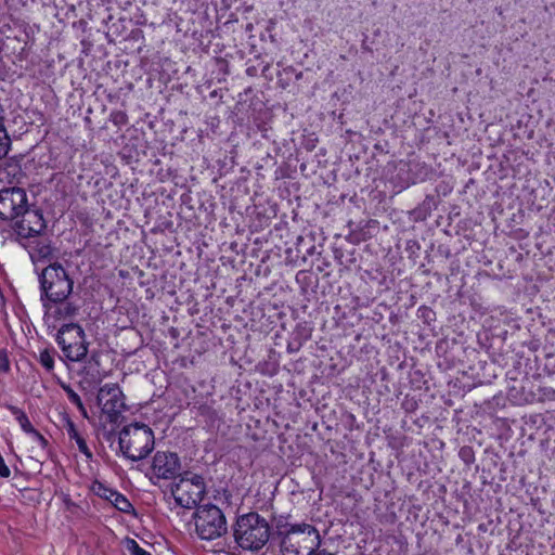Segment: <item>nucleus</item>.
<instances>
[{
  "label": "nucleus",
  "instance_id": "obj_1",
  "mask_svg": "<svg viewBox=\"0 0 555 555\" xmlns=\"http://www.w3.org/2000/svg\"><path fill=\"white\" fill-rule=\"evenodd\" d=\"M40 286L47 297L43 307L48 320L56 322L73 314L70 305L66 302L73 292V281L61 264L53 263L43 269Z\"/></svg>",
  "mask_w": 555,
  "mask_h": 555
},
{
  "label": "nucleus",
  "instance_id": "obj_2",
  "mask_svg": "<svg viewBox=\"0 0 555 555\" xmlns=\"http://www.w3.org/2000/svg\"><path fill=\"white\" fill-rule=\"evenodd\" d=\"M119 448L124 456L137 462L145 459L154 449L152 428L143 423H132L119 431Z\"/></svg>",
  "mask_w": 555,
  "mask_h": 555
},
{
  "label": "nucleus",
  "instance_id": "obj_3",
  "mask_svg": "<svg viewBox=\"0 0 555 555\" xmlns=\"http://www.w3.org/2000/svg\"><path fill=\"white\" fill-rule=\"evenodd\" d=\"M321 538L314 526L307 522L289 525L281 541L283 555H313L320 547Z\"/></svg>",
  "mask_w": 555,
  "mask_h": 555
},
{
  "label": "nucleus",
  "instance_id": "obj_4",
  "mask_svg": "<svg viewBox=\"0 0 555 555\" xmlns=\"http://www.w3.org/2000/svg\"><path fill=\"white\" fill-rule=\"evenodd\" d=\"M269 537V524L259 514L251 512L237 518L234 538L242 548L258 551L266 545Z\"/></svg>",
  "mask_w": 555,
  "mask_h": 555
},
{
  "label": "nucleus",
  "instance_id": "obj_5",
  "mask_svg": "<svg viewBox=\"0 0 555 555\" xmlns=\"http://www.w3.org/2000/svg\"><path fill=\"white\" fill-rule=\"evenodd\" d=\"M195 531L202 540H216L227 532V520L222 511L212 504L197 507L194 514Z\"/></svg>",
  "mask_w": 555,
  "mask_h": 555
},
{
  "label": "nucleus",
  "instance_id": "obj_6",
  "mask_svg": "<svg viewBox=\"0 0 555 555\" xmlns=\"http://www.w3.org/2000/svg\"><path fill=\"white\" fill-rule=\"evenodd\" d=\"M176 503L183 508L195 507L206 492L204 479L199 475H185L171 489Z\"/></svg>",
  "mask_w": 555,
  "mask_h": 555
},
{
  "label": "nucleus",
  "instance_id": "obj_7",
  "mask_svg": "<svg viewBox=\"0 0 555 555\" xmlns=\"http://www.w3.org/2000/svg\"><path fill=\"white\" fill-rule=\"evenodd\" d=\"M56 340L70 361H80L88 352L85 332L77 324L63 325L57 333Z\"/></svg>",
  "mask_w": 555,
  "mask_h": 555
},
{
  "label": "nucleus",
  "instance_id": "obj_8",
  "mask_svg": "<svg viewBox=\"0 0 555 555\" xmlns=\"http://www.w3.org/2000/svg\"><path fill=\"white\" fill-rule=\"evenodd\" d=\"M96 400L102 417H105L107 423H117L126 410L125 396L117 384L103 385L99 389Z\"/></svg>",
  "mask_w": 555,
  "mask_h": 555
},
{
  "label": "nucleus",
  "instance_id": "obj_9",
  "mask_svg": "<svg viewBox=\"0 0 555 555\" xmlns=\"http://www.w3.org/2000/svg\"><path fill=\"white\" fill-rule=\"evenodd\" d=\"M28 206V197L24 189L8 188L0 190V221H13Z\"/></svg>",
  "mask_w": 555,
  "mask_h": 555
},
{
  "label": "nucleus",
  "instance_id": "obj_10",
  "mask_svg": "<svg viewBox=\"0 0 555 555\" xmlns=\"http://www.w3.org/2000/svg\"><path fill=\"white\" fill-rule=\"evenodd\" d=\"M14 229L18 236L28 238L40 234L46 222L43 216L38 209H30L29 205L17 219H14Z\"/></svg>",
  "mask_w": 555,
  "mask_h": 555
},
{
  "label": "nucleus",
  "instance_id": "obj_11",
  "mask_svg": "<svg viewBox=\"0 0 555 555\" xmlns=\"http://www.w3.org/2000/svg\"><path fill=\"white\" fill-rule=\"evenodd\" d=\"M180 459L177 453L170 451H157L151 464L154 477L158 479H171L180 470Z\"/></svg>",
  "mask_w": 555,
  "mask_h": 555
},
{
  "label": "nucleus",
  "instance_id": "obj_12",
  "mask_svg": "<svg viewBox=\"0 0 555 555\" xmlns=\"http://www.w3.org/2000/svg\"><path fill=\"white\" fill-rule=\"evenodd\" d=\"M8 409L11 412V414L14 416L15 421L18 423L21 429L26 435H28L35 428L33 426V424L30 423L28 416L22 409L15 406V405H9Z\"/></svg>",
  "mask_w": 555,
  "mask_h": 555
},
{
  "label": "nucleus",
  "instance_id": "obj_13",
  "mask_svg": "<svg viewBox=\"0 0 555 555\" xmlns=\"http://www.w3.org/2000/svg\"><path fill=\"white\" fill-rule=\"evenodd\" d=\"M11 149V139L4 126V121H0V159L4 158Z\"/></svg>",
  "mask_w": 555,
  "mask_h": 555
},
{
  "label": "nucleus",
  "instance_id": "obj_14",
  "mask_svg": "<svg viewBox=\"0 0 555 555\" xmlns=\"http://www.w3.org/2000/svg\"><path fill=\"white\" fill-rule=\"evenodd\" d=\"M108 492L109 495H106V498L111 500L119 511L126 512L130 507V503L125 495L113 490H108Z\"/></svg>",
  "mask_w": 555,
  "mask_h": 555
},
{
  "label": "nucleus",
  "instance_id": "obj_15",
  "mask_svg": "<svg viewBox=\"0 0 555 555\" xmlns=\"http://www.w3.org/2000/svg\"><path fill=\"white\" fill-rule=\"evenodd\" d=\"M39 362L47 371L53 370L54 353L49 349L41 350L39 353Z\"/></svg>",
  "mask_w": 555,
  "mask_h": 555
},
{
  "label": "nucleus",
  "instance_id": "obj_16",
  "mask_svg": "<svg viewBox=\"0 0 555 555\" xmlns=\"http://www.w3.org/2000/svg\"><path fill=\"white\" fill-rule=\"evenodd\" d=\"M64 427L70 440H76L79 437H81V435L78 433L76 428L75 423L70 420L68 415L64 416Z\"/></svg>",
  "mask_w": 555,
  "mask_h": 555
},
{
  "label": "nucleus",
  "instance_id": "obj_17",
  "mask_svg": "<svg viewBox=\"0 0 555 555\" xmlns=\"http://www.w3.org/2000/svg\"><path fill=\"white\" fill-rule=\"evenodd\" d=\"M125 545L130 555H151V553L142 548L133 539H128Z\"/></svg>",
  "mask_w": 555,
  "mask_h": 555
},
{
  "label": "nucleus",
  "instance_id": "obj_18",
  "mask_svg": "<svg viewBox=\"0 0 555 555\" xmlns=\"http://www.w3.org/2000/svg\"><path fill=\"white\" fill-rule=\"evenodd\" d=\"M27 436H29L31 441L41 449H44L48 446V440L36 428H34Z\"/></svg>",
  "mask_w": 555,
  "mask_h": 555
},
{
  "label": "nucleus",
  "instance_id": "obj_19",
  "mask_svg": "<svg viewBox=\"0 0 555 555\" xmlns=\"http://www.w3.org/2000/svg\"><path fill=\"white\" fill-rule=\"evenodd\" d=\"M77 444L78 450L86 456L87 460H92L93 454L89 449L85 438L81 436L78 439L74 440Z\"/></svg>",
  "mask_w": 555,
  "mask_h": 555
},
{
  "label": "nucleus",
  "instance_id": "obj_20",
  "mask_svg": "<svg viewBox=\"0 0 555 555\" xmlns=\"http://www.w3.org/2000/svg\"><path fill=\"white\" fill-rule=\"evenodd\" d=\"M63 389L66 391L69 401L75 404L78 409H82V401L79 395L72 389L69 386H63Z\"/></svg>",
  "mask_w": 555,
  "mask_h": 555
},
{
  "label": "nucleus",
  "instance_id": "obj_21",
  "mask_svg": "<svg viewBox=\"0 0 555 555\" xmlns=\"http://www.w3.org/2000/svg\"><path fill=\"white\" fill-rule=\"evenodd\" d=\"M10 371V360L5 349H0V372L8 373Z\"/></svg>",
  "mask_w": 555,
  "mask_h": 555
},
{
  "label": "nucleus",
  "instance_id": "obj_22",
  "mask_svg": "<svg viewBox=\"0 0 555 555\" xmlns=\"http://www.w3.org/2000/svg\"><path fill=\"white\" fill-rule=\"evenodd\" d=\"M113 121L115 124H120L126 121V114L125 113H117L114 115Z\"/></svg>",
  "mask_w": 555,
  "mask_h": 555
},
{
  "label": "nucleus",
  "instance_id": "obj_23",
  "mask_svg": "<svg viewBox=\"0 0 555 555\" xmlns=\"http://www.w3.org/2000/svg\"><path fill=\"white\" fill-rule=\"evenodd\" d=\"M78 410L80 411L81 415H82L85 418H88V417H89V416H88V412H87V410H86V408H85V405H83V404H82V409H78Z\"/></svg>",
  "mask_w": 555,
  "mask_h": 555
},
{
  "label": "nucleus",
  "instance_id": "obj_24",
  "mask_svg": "<svg viewBox=\"0 0 555 555\" xmlns=\"http://www.w3.org/2000/svg\"><path fill=\"white\" fill-rule=\"evenodd\" d=\"M0 121H4V109L1 104H0Z\"/></svg>",
  "mask_w": 555,
  "mask_h": 555
},
{
  "label": "nucleus",
  "instance_id": "obj_25",
  "mask_svg": "<svg viewBox=\"0 0 555 555\" xmlns=\"http://www.w3.org/2000/svg\"><path fill=\"white\" fill-rule=\"evenodd\" d=\"M466 453V450L465 449H462L461 450V454H465Z\"/></svg>",
  "mask_w": 555,
  "mask_h": 555
}]
</instances>
